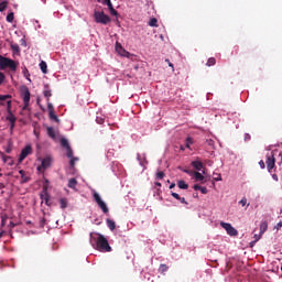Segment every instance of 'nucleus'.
I'll return each instance as SVG.
<instances>
[{"instance_id":"nucleus-1","label":"nucleus","mask_w":282,"mask_h":282,"mask_svg":"<svg viewBox=\"0 0 282 282\" xmlns=\"http://www.w3.org/2000/svg\"><path fill=\"white\" fill-rule=\"evenodd\" d=\"M97 238L94 237V234H90V243H93V247L95 250H98L99 252H111V246H109V240H107L102 234H96ZM95 241V245H94Z\"/></svg>"},{"instance_id":"nucleus-2","label":"nucleus","mask_w":282,"mask_h":282,"mask_svg":"<svg viewBox=\"0 0 282 282\" xmlns=\"http://www.w3.org/2000/svg\"><path fill=\"white\" fill-rule=\"evenodd\" d=\"M19 62L0 55V69H10L11 72H17Z\"/></svg>"},{"instance_id":"nucleus-3","label":"nucleus","mask_w":282,"mask_h":282,"mask_svg":"<svg viewBox=\"0 0 282 282\" xmlns=\"http://www.w3.org/2000/svg\"><path fill=\"white\" fill-rule=\"evenodd\" d=\"M94 19L96 23H101V25L111 23V18H109V15L105 14L102 11H95Z\"/></svg>"},{"instance_id":"nucleus-4","label":"nucleus","mask_w":282,"mask_h":282,"mask_svg":"<svg viewBox=\"0 0 282 282\" xmlns=\"http://www.w3.org/2000/svg\"><path fill=\"white\" fill-rule=\"evenodd\" d=\"M94 199L97 206H99V208L102 210V213L107 215V213H109V207H107V203L100 197L99 193H94Z\"/></svg>"},{"instance_id":"nucleus-5","label":"nucleus","mask_w":282,"mask_h":282,"mask_svg":"<svg viewBox=\"0 0 282 282\" xmlns=\"http://www.w3.org/2000/svg\"><path fill=\"white\" fill-rule=\"evenodd\" d=\"M220 226L221 228L226 229L227 235H229L230 237H237V235H239L237 229H235V227H232V225L228 223H220Z\"/></svg>"},{"instance_id":"nucleus-6","label":"nucleus","mask_w":282,"mask_h":282,"mask_svg":"<svg viewBox=\"0 0 282 282\" xmlns=\"http://www.w3.org/2000/svg\"><path fill=\"white\" fill-rule=\"evenodd\" d=\"M22 96H23V110L25 111V109H28V107H30V89L28 87H24L22 90Z\"/></svg>"},{"instance_id":"nucleus-7","label":"nucleus","mask_w":282,"mask_h":282,"mask_svg":"<svg viewBox=\"0 0 282 282\" xmlns=\"http://www.w3.org/2000/svg\"><path fill=\"white\" fill-rule=\"evenodd\" d=\"M28 155H32V145H26L20 153L19 156V164H21V162H23V160H25V158H28Z\"/></svg>"},{"instance_id":"nucleus-8","label":"nucleus","mask_w":282,"mask_h":282,"mask_svg":"<svg viewBox=\"0 0 282 282\" xmlns=\"http://www.w3.org/2000/svg\"><path fill=\"white\" fill-rule=\"evenodd\" d=\"M52 166V158L46 156L42 160V164L37 166V171H45V169H50Z\"/></svg>"},{"instance_id":"nucleus-9","label":"nucleus","mask_w":282,"mask_h":282,"mask_svg":"<svg viewBox=\"0 0 282 282\" xmlns=\"http://www.w3.org/2000/svg\"><path fill=\"white\" fill-rule=\"evenodd\" d=\"M275 164H276V160L274 159V155L273 154L268 155L267 156V169H268L269 173L272 172V169H274Z\"/></svg>"},{"instance_id":"nucleus-10","label":"nucleus","mask_w":282,"mask_h":282,"mask_svg":"<svg viewBox=\"0 0 282 282\" xmlns=\"http://www.w3.org/2000/svg\"><path fill=\"white\" fill-rule=\"evenodd\" d=\"M116 52H118V54L120 56H124L126 58H129V56H131V53H129L127 50H124L122 47V44H120V43L116 44Z\"/></svg>"},{"instance_id":"nucleus-11","label":"nucleus","mask_w":282,"mask_h":282,"mask_svg":"<svg viewBox=\"0 0 282 282\" xmlns=\"http://www.w3.org/2000/svg\"><path fill=\"white\" fill-rule=\"evenodd\" d=\"M184 173H188L189 175H194L196 182H204V176L199 172H189V171L185 170Z\"/></svg>"},{"instance_id":"nucleus-12","label":"nucleus","mask_w":282,"mask_h":282,"mask_svg":"<svg viewBox=\"0 0 282 282\" xmlns=\"http://www.w3.org/2000/svg\"><path fill=\"white\" fill-rule=\"evenodd\" d=\"M41 199L46 204V206H52V203H50V194H47V191H45L44 194H41Z\"/></svg>"},{"instance_id":"nucleus-13","label":"nucleus","mask_w":282,"mask_h":282,"mask_svg":"<svg viewBox=\"0 0 282 282\" xmlns=\"http://www.w3.org/2000/svg\"><path fill=\"white\" fill-rule=\"evenodd\" d=\"M192 166L196 171H202V169H204V163H202L200 161H194V162H192Z\"/></svg>"},{"instance_id":"nucleus-14","label":"nucleus","mask_w":282,"mask_h":282,"mask_svg":"<svg viewBox=\"0 0 282 282\" xmlns=\"http://www.w3.org/2000/svg\"><path fill=\"white\" fill-rule=\"evenodd\" d=\"M48 138H52L53 140L56 139V131H54V128L47 127L46 128Z\"/></svg>"},{"instance_id":"nucleus-15","label":"nucleus","mask_w":282,"mask_h":282,"mask_svg":"<svg viewBox=\"0 0 282 282\" xmlns=\"http://www.w3.org/2000/svg\"><path fill=\"white\" fill-rule=\"evenodd\" d=\"M268 231V221H262L260 224V235H264Z\"/></svg>"},{"instance_id":"nucleus-16","label":"nucleus","mask_w":282,"mask_h":282,"mask_svg":"<svg viewBox=\"0 0 282 282\" xmlns=\"http://www.w3.org/2000/svg\"><path fill=\"white\" fill-rule=\"evenodd\" d=\"M7 120L10 122V124L17 123V117H14V113L9 112V116L7 117Z\"/></svg>"},{"instance_id":"nucleus-17","label":"nucleus","mask_w":282,"mask_h":282,"mask_svg":"<svg viewBox=\"0 0 282 282\" xmlns=\"http://www.w3.org/2000/svg\"><path fill=\"white\" fill-rule=\"evenodd\" d=\"M177 186H178V188H181L182 191H187V188H188V184H186L185 181H178V182H177Z\"/></svg>"},{"instance_id":"nucleus-18","label":"nucleus","mask_w":282,"mask_h":282,"mask_svg":"<svg viewBox=\"0 0 282 282\" xmlns=\"http://www.w3.org/2000/svg\"><path fill=\"white\" fill-rule=\"evenodd\" d=\"M215 65H217V59H215V57H209V58L207 59L206 66H207V67H213V66H215Z\"/></svg>"},{"instance_id":"nucleus-19","label":"nucleus","mask_w":282,"mask_h":282,"mask_svg":"<svg viewBox=\"0 0 282 282\" xmlns=\"http://www.w3.org/2000/svg\"><path fill=\"white\" fill-rule=\"evenodd\" d=\"M40 68H41L42 74H47V63H45V61H42L40 63Z\"/></svg>"},{"instance_id":"nucleus-20","label":"nucleus","mask_w":282,"mask_h":282,"mask_svg":"<svg viewBox=\"0 0 282 282\" xmlns=\"http://www.w3.org/2000/svg\"><path fill=\"white\" fill-rule=\"evenodd\" d=\"M107 226L109 228V230H116V221L111 220V219H107Z\"/></svg>"},{"instance_id":"nucleus-21","label":"nucleus","mask_w":282,"mask_h":282,"mask_svg":"<svg viewBox=\"0 0 282 282\" xmlns=\"http://www.w3.org/2000/svg\"><path fill=\"white\" fill-rule=\"evenodd\" d=\"M77 184H78V181H76V178H70L68 181V188H76Z\"/></svg>"},{"instance_id":"nucleus-22","label":"nucleus","mask_w":282,"mask_h":282,"mask_svg":"<svg viewBox=\"0 0 282 282\" xmlns=\"http://www.w3.org/2000/svg\"><path fill=\"white\" fill-rule=\"evenodd\" d=\"M67 204H68L67 198L59 199V206L63 210H65V208H67Z\"/></svg>"},{"instance_id":"nucleus-23","label":"nucleus","mask_w":282,"mask_h":282,"mask_svg":"<svg viewBox=\"0 0 282 282\" xmlns=\"http://www.w3.org/2000/svg\"><path fill=\"white\" fill-rule=\"evenodd\" d=\"M12 98V95H0V105H3L4 100H10Z\"/></svg>"},{"instance_id":"nucleus-24","label":"nucleus","mask_w":282,"mask_h":282,"mask_svg":"<svg viewBox=\"0 0 282 282\" xmlns=\"http://www.w3.org/2000/svg\"><path fill=\"white\" fill-rule=\"evenodd\" d=\"M61 145L64 147V149H69V142L67 139H61Z\"/></svg>"},{"instance_id":"nucleus-25","label":"nucleus","mask_w":282,"mask_h":282,"mask_svg":"<svg viewBox=\"0 0 282 282\" xmlns=\"http://www.w3.org/2000/svg\"><path fill=\"white\" fill-rule=\"evenodd\" d=\"M149 25H150L151 28H158V19L152 18V19L150 20V22H149Z\"/></svg>"},{"instance_id":"nucleus-26","label":"nucleus","mask_w":282,"mask_h":282,"mask_svg":"<svg viewBox=\"0 0 282 282\" xmlns=\"http://www.w3.org/2000/svg\"><path fill=\"white\" fill-rule=\"evenodd\" d=\"M8 8V1L0 2V12H4Z\"/></svg>"},{"instance_id":"nucleus-27","label":"nucleus","mask_w":282,"mask_h":282,"mask_svg":"<svg viewBox=\"0 0 282 282\" xmlns=\"http://www.w3.org/2000/svg\"><path fill=\"white\" fill-rule=\"evenodd\" d=\"M48 116L52 120H54L55 122H58V116H56V113H54V110L48 112Z\"/></svg>"},{"instance_id":"nucleus-28","label":"nucleus","mask_w":282,"mask_h":282,"mask_svg":"<svg viewBox=\"0 0 282 282\" xmlns=\"http://www.w3.org/2000/svg\"><path fill=\"white\" fill-rule=\"evenodd\" d=\"M7 21L8 23H12V21H14V12L8 13Z\"/></svg>"},{"instance_id":"nucleus-29","label":"nucleus","mask_w":282,"mask_h":282,"mask_svg":"<svg viewBox=\"0 0 282 282\" xmlns=\"http://www.w3.org/2000/svg\"><path fill=\"white\" fill-rule=\"evenodd\" d=\"M11 50H12V52H15L17 54H19V52H21V48L18 46V44H11Z\"/></svg>"},{"instance_id":"nucleus-30","label":"nucleus","mask_w":282,"mask_h":282,"mask_svg":"<svg viewBox=\"0 0 282 282\" xmlns=\"http://www.w3.org/2000/svg\"><path fill=\"white\" fill-rule=\"evenodd\" d=\"M191 144H193V139H192L191 137H188V138L186 139V142H185L186 149H191Z\"/></svg>"},{"instance_id":"nucleus-31","label":"nucleus","mask_w":282,"mask_h":282,"mask_svg":"<svg viewBox=\"0 0 282 282\" xmlns=\"http://www.w3.org/2000/svg\"><path fill=\"white\" fill-rule=\"evenodd\" d=\"M7 111L8 113H12V100L7 101Z\"/></svg>"},{"instance_id":"nucleus-32","label":"nucleus","mask_w":282,"mask_h":282,"mask_svg":"<svg viewBox=\"0 0 282 282\" xmlns=\"http://www.w3.org/2000/svg\"><path fill=\"white\" fill-rule=\"evenodd\" d=\"M67 150V158L72 159L74 158V151L72 150V148H66Z\"/></svg>"},{"instance_id":"nucleus-33","label":"nucleus","mask_w":282,"mask_h":282,"mask_svg":"<svg viewBox=\"0 0 282 282\" xmlns=\"http://www.w3.org/2000/svg\"><path fill=\"white\" fill-rule=\"evenodd\" d=\"M23 76L26 78V80H30V82H31V79H30V70H28V68H25V69L23 70Z\"/></svg>"},{"instance_id":"nucleus-34","label":"nucleus","mask_w":282,"mask_h":282,"mask_svg":"<svg viewBox=\"0 0 282 282\" xmlns=\"http://www.w3.org/2000/svg\"><path fill=\"white\" fill-rule=\"evenodd\" d=\"M159 270L160 272H166L169 270V267L166 264H161Z\"/></svg>"},{"instance_id":"nucleus-35","label":"nucleus","mask_w":282,"mask_h":282,"mask_svg":"<svg viewBox=\"0 0 282 282\" xmlns=\"http://www.w3.org/2000/svg\"><path fill=\"white\" fill-rule=\"evenodd\" d=\"M44 96L50 100V98H52V90H44Z\"/></svg>"},{"instance_id":"nucleus-36","label":"nucleus","mask_w":282,"mask_h":282,"mask_svg":"<svg viewBox=\"0 0 282 282\" xmlns=\"http://www.w3.org/2000/svg\"><path fill=\"white\" fill-rule=\"evenodd\" d=\"M96 122H97V124H105V118H102V117H97V118H96Z\"/></svg>"},{"instance_id":"nucleus-37","label":"nucleus","mask_w":282,"mask_h":282,"mask_svg":"<svg viewBox=\"0 0 282 282\" xmlns=\"http://www.w3.org/2000/svg\"><path fill=\"white\" fill-rule=\"evenodd\" d=\"M164 172H158L156 173V180H164Z\"/></svg>"},{"instance_id":"nucleus-38","label":"nucleus","mask_w":282,"mask_h":282,"mask_svg":"<svg viewBox=\"0 0 282 282\" xmlns=\"http://www.w3.org/2000/svg\"><path fill=\"white\" fill-rule=\"evenodd\" d=\"M6 82V75L0 72V85H3V83Z\"/></svg>"},{"instance_id":"nucleus-39","label":"nucleus","mask_w":282,"mask_h":282,"mask_svg":"<svg viewBox=\"0 0 282 282\" xmlns=\"http://www.w3.org/2000/svg\"><path fill=\"white\" fill-rule=\"evenodd\" d=\"M76 160H78V159H76V158H70L69 164H70V167H72V169H74V166L76 165Z\"/></svg>"},{"instance_id":"nucleus-40","label":"nucleus","mask_w":282,"mask_h":282,"mask_svg":"<svg viewBox=\"0 0 282 282\" xmlns=\"http://www.w3.org/2000/svg\"><path fill=\"white\" fill-rule=\"evenodd\" d=\"M200 193L203 194V195H208V188H206V187H202L200 186Z\"/></svg>"},{"instance_id":"nucleus-41","label":"nucleus","mask_w":282,"mask_h":282,"mask_svg":"<svg viewBox=\"0 0 282 282\" xmlns=\"http://www.w3.org/2000/svg\"><path fill=\"white\" fill-rule=\"evenodd\" d=\"M178 202H181V204H185V206H188V202H186V198L184 197L180 196Z\"/></svg>"},{"instance_id":"nucleus-42","label":"nucleus","mask_w":282,"mask_h":282,"mask_svg":"<svg viewBox=\"0 0 282 282\" xmlns=\"http://www.w3.org/2000/svg\"><path fill=\"white\" fill-rule=\"evenodd\" d=\"M47 109H48V113H51L52 111H54V106L52 104H47Z\"/></svg>"},{"instance_id":"nucleus-43","label":"nucleus","mask_w":282,"mask_h":282,"mask_svg":"<svg viewBox=\"0 0 282 282\" xmlns=\"http://www.w3.org/2000/svg\"><path fill=\"white\" fill-rule=\"evenodd\" d=\"M109 12L112 17H118V11H116V9H111Z\"/></svg>"},{"instance_id":"nucleus-44","label":"nucleus","mask_w":282,"mask_h":282,"mask_svg":"<svg viewBox=\"0 0 282 282\" xmlns=\"http://www.w3.org/2000/svg\"><path fill=\"white\" fill-rule=\"evenodd\" d=\"M261 237H263V234L260 235H254V243H257V241H259V239H261Z\"/></svg>"},{"instance_id":"nucleus-45","label":"nucleus","mask_w":282,"mask_h":282,"mask_svg":"<svg viewBox=\"0 0 282 282\" xmlns=\"http://www.w3.org/2000/svg\"><path fill=\"white\" fill-rule=\"evenodd\" d=\"M239 204L246 206V204H248V199L242 198L241 200H239Z\"/></svg>"},{"instance_id":"nucleus-46","label":"nucleus","mask_w":282,"mask_h":282,"mask_svg":"<svg viewBox=\"0 0 282 282\" xmlns=\"http://www.w3.org/2000/svg\"><path fill=\"white\" fill-rule=\"evenodd\" d=\"M171 195L174 197V199H180V194L172 192Z\"/></svg>"},{"instance_id":"nucleus-47","label":"nucleus","mask_w":282,"mask_h":282,"mask_svg":"<svg viewBox=\"0 0 282 282\" xmlns=\"http://www.w3.org/2000/svg\"><path fill=\"white\" fill-rule=\"evenodd\" d=\"M165 63L169 64V67H172V69L175 70V67L173 66V63H171V59H165Z\"/></svg>"},{"instance_id":"nucleus-48","label":"nucleus","mask_w":282,"mask_h":282,"mask_svg":"<svg viewBox=\"0 0 282 282\" xmlns=\"http://www.w3.org/2000/svg\"><path fill=\"white\" fill-rule=\"evenodd\" d=\"M217 176L214 177L215 182H221V174H216Z\"/></svg>"},{"instance_id":"nucleus-49","label":"nucleus","mask_w":282,"mask_h":282,"mask_svg":"<svg viewBox=\"0 0 282 282\" xmlns=\"http://www.w3.org/2000/svg\"><path fill=\"white\" fill-rule=\"evenodd\" d=\"M2 160H3V162H8V160H12V158L3 154Z\"/></svg>"},{"instance_id":"nucleus-50","label":"nucleus","mask_w":282,"mask_h":282,"mask_svg":"<svg viewBox=\"0 0 282 282\" xmlns=\"http://www.w3.org/2000/svg\"><path fill=\"white\" fill-rule=\"evenodd\" d=\"M202 186L199 184L194 185V191H200Z\"/></svg>"},{"instance_id":"nucleus-51","label":"nucleus","mask_w":282,"mask_h":282,"mask_svg":"<svg viewBox=\"0 0 282 282\" xmlns=\"http://www.w3.org/2000/svg\"><path fill=\"white\" fill-rule=\"evenodd\" d=\"M260 169H265V163L263 161L259 162Z\"/></svg>"},{"instance_id":"nucleus-52","label":"nucleus","mask_w":282,"mask_h":282,"mask_svg":"<svg viewBox=\"0 0 282 282\" xmlns=\"http://www.w3.org/2000/svg\"><path fill=\"white\" fill-rule=\"evenodd\" d=\"M106 6H108L109 11H110V10H113V4H112L111 2L108 3V4H106Z\"/></svg>"},{"instance_id":"nucleus-53","label":"nucleus","mask_w":282,"mask_h":282,"mask_svg":"<svg viewBox=\"0 0 282 282\" xmlns=\"http://www.w3.org/2000/svg\"><path fill=\"white\" fill-rule=\"evenodd\" d=\"M276 230H279L280 228H282V221H280V223H278V225H276Z\"/></svg>"},{"instance_id":"nucleus-54","label":"nucleus","mask_w":282,"mask_h":282,"mask_svg":"<svg viewBox=\"0 0 282 282\" xmlns=\"http://www.w3.org/2000/svg\"><path fill=\"white\" fill-rule=\"evenodd\" d=\"M102 3H104V6H107V4L111 3V0H104Z\"/></svg>"},{"instance_id":"nucleus-55","label":"nucleus","mask_w":282,"mask_h":282,"mask_svg":"<svg viewBox=\"0 0 282 282\" xmlns=\"http://www.w3.org/2000/svg\"><path fill=\"white\" fill-rule=\"evenodd\" d=\"M6 226V220H4V218H2V220H1V228H3Z\"/></svg>"},{"instance_id":"nucleus-56","label":"nucleus","mask_w":282,"mask_h":282,"mask_svg":"<svg viewBox=\"0 0 282 282\" xmlns=\"http://www.w3.org/2000/svg\"><path fill=\"white\" fill-rule=\"evenodd\" d=\"M30 178L29 177H25L24 175H22V181L25 183L28 182Z\"/></svg>"},{"instance_id":"nucleus-57","label":"nucleus","mask_w":282,"mask_h":282,"mask_svg":"<svg viewBox=\"0 0 282 282\" xmlns=\"http://www.w3.org/2000/svg\"><path fill=\"white\" fill-rule=\"evenodd\" d=\"M4 235H6V230H2V231L0 232V239H1Z\"/></svg>"},{"instance_id":"nucleus-58","label":"nucleus","mask_w":282,"mask_h":282,"mask_svg":"<svg viewBox=\"0 0 282 282\" xmlns=\"http://www.w3.org/2000/svg\"><path fill=\"white\" fill-rule=\"evenodd\" d=\"M245 140H250V134H245Z\"/></svg>"},{"instance_id":"nucleus-59","label":"nucleus","mask_w":282,"mask_h":282,"mask_svg":"<svg viewBox=\"0 0 282 282\" xmlns=\"http://www.w3.org/2000/svg\"><path fill=\"white\" fill-rule=\"evenodd\" d=\"M9 226H10V228H14V226H17V225H14V223L11 221Z\"/></svg>"},{"instance_id":"nucleus-60","label":"nucleus","mask_w":282,"mask_h":282,"mask_svg":"<svg viewBox=\"0 0 282 282\" xmlns=\"http://www.w3.org/2000/svg\"><path fill=\"white\" fill-rule=\"evenodd\" d=\"M155 186L161 187V186H162V183H160V182H155Z\"/></svg>"},{"instance_id":"nucleus-61","label":"nucleus","mask_w":282,"mask_h":282,"mask_svg":"<svg viewBox=\"0 0 282 282\" xmlns=\"http://www.w3.org/2000/svg\"><path fill=\"white\" fill-rule=\"evenodd\" d=\"M273 180H275L278 182L279 177L275 174H273Z\"/></svg>"},{"instance_id":"nucleus-62","label":"nucleus","mask_w":282,"mask_h":282,"mask_svg":"<svg viewBox=\"0 0 282 282\" xmlns=\"http://www.w3.org/2000/svg\"><path fill=\"white\" fill-rule=\"evenodd\" d=\"M174 186H175V183H172V184L170 185V189H172Z\"/></svg>"},{"instance_id":"nucleus-63","label":"nucleus","mask_w":282,"mask_h":282,"mask_svg":"<svg viewBox=\"0 0 282 282\" xmlns=\"http://www.w3.org/2000/svg\"><path fill=\"white\" fill-rule=\"evenodd\" d=\"M23 173H24V172H23V170H20V175H22V176H23Z\"/></svg>"},{"instance_id":"nucleus-64","label":"nucleus","mask_w":282,"mask_h":282,"mask_svg":"<svg viewBox=\"0 0 282 282\" xmlns=\"http://www.w3.org/2000/svg\"><path fill=\"white\" fill-rule=\"evenodd\" d=\"M11 129H14V123H11Z\"/></svg>"}]
</instances>
